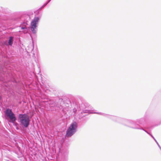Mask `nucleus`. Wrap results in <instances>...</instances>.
<instances>
[{
	"mask_svg": "<svg viewBox=\"0 0 161 161\" xmlns=\"http://www.w3.org/2000/svg\"><path fill=\"white\" fill-rule=\"evenodd\" d=\"M1 98H2V97H1V96L0 95V100H1Z\"/></svg>",
	"mask_w": 161,
	"mask_h": 161,
	"instance_id": "7",
	"label": "nucleus"
},
{
	"mask_svg": "<svg viewBox=\"0 0 161 161\" xmlns=\"http://www.w3.org/2000/svg\"><path fill=\"white\" fill-rule=\"evenodd\" d=\"M39 20V18L38 17H35L31 23V29L33 33H35L36 31L35 30L36 27V24Z\"/></svg>",
	"mask_w": 161,
	"mask_h": 161,
	"instance_id": "4",
	"label": "nucleus"
},
{
	"mask_svg": "<svg viewBox=\"0 0 161 161\" xmlns=\"http://www.w3.org/2000/svg\"><path fill=\"white\" fill-rule=\"evenodd\" d=\"M5 113V115L10 119V122L14 123L16 119L14 114L12 112L11 109H7Z\"/></svg>",
	"mask_w": 161,
	"mask_h": 161,
	"instance_id": "3",
	"label": "nucleus"
},
{
	"mask_svg": "<svg viewBox=\"0 0 161 161\" xmlns=\"http://www.w3.org/2000/svg\"><path fill=\"white\" fill-rule=\"evenodd\" d=\"M13 37L12 36L10 37L9 40H8V44L10 46H12L13 43Z\"/></svg>",
	"mask_w": 161,
	"mask_h": 161,
	"instance_id": "5",
	"label": "nucleus"
},
{
	"mask_svg": "<svg viewBox=\"0 0 161 161\" xmlns=\"http://www.w3.org/2000/svg\"><path fill=\"white\" fill-rule=\"evenodd\" d=\"M97 114H100V113H97Z\"/></svg>",
	"mask_w": 161,
	"mask_h": 161,
	"instance_id": "8",
	"label": "nucleus"
},
{
	"mask_svg": "<svg viewBox=\"0 0 161 161\" xmlns=\"http://www.w3.org/2000/svg\"><path fill=\"white\" fill-rule=\"evenodd\" d=\"M26 27H21V29H26Z\"/></svg>",
	"mask_w": 161,
	"mask_h": 161,
	"instance_id": "6",
	"label": "nucleus"
},
{
	"mask_svg": "<svg viewBox=\"0 0 161 161\" xmlns=\"http://www.w3.org/2000/svg\"><path fill=\"white\" fill-rule=\"evenodd\" d=\"M77 127L76 123L75 122L73 123L67 130L66 136L67 137L71 136L76 131Z\"/></svg>",
	"mask_w": 161,
	"mask_h": 161,
	"instance_id": "2",
	"label": "nucleus"
},
{
	"mask_svg": "<svg viewBox=\"0 0 161 161\" xmlns=\"http://www.w3.org/2000/svg\"><path fill=\"white\" fill-rule=\"evenodd\" d=\"M20 123L25 127H26L29 124V116L26 114H19V115Z\"/></svg>",
	"mask_w": 161,
	"mask_h": 161,
	"instance_id": "1",
	"label": "nucleus"
}]
</instances>
